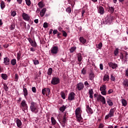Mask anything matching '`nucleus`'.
Listing matches in <instances>:
<instances>
[{"instance_id": "nucleus-1", "label": "nucleus", "mask_w": 128, "mask_h": 128, "mask_svg": "<svg viewBox=\"0 0 128 128\" xmlns=\"http://www.w3.org/2000/svg\"><path fill=\"white\" fill-rule=\"evenodd\" d=\"M82 109L80 108H78L75 110L76 118L77 122H82Z\"/></svg>"}, {"instance_id": "nucleus-2", "label": "nucleus", "mask_w": 128, "mask_h": 128, "mask_svg": "<svg viewBox=\"0 0 128 128\" xmlns=\"http://www.w3.org/2000/svg\"><path fill=\"white\" fill-rule=\"evenodd\" d=\"M30 109L31 110V112H34V114H38V106L34 102H32L30 103Z\"/></svg>"}, {"instance_id": "nucleus-3", "label": "nucleus", "mask_w": 128, "mask_h": 128, "mask_svg": "<svg viewBox=\"0 0 128 128\" xmlns=\"http://www.w3.org/2000/svg\"><path fill=\"white\" fill-rule=\"evenodd\" d=\"M116 108H111L108 115L105 116V120H108L109 118H112L114 116V112H116Z\"/></svg>"}, {"instance_id": "nucleus-4", "label": "nucleus", "mask_w": 128, "mask_h": 128, "mask_svg": "<svg viewBox=\"0 0 128 128\" xmlns=\"http://www.w3.org/2000/svg\"><path fill=\"white\" fill-rule=\"evenodd\" d=\"M106 86L105 84L102 85L100 88V90L101 92L102 96H106Z\"/></svg>"}, {"instance_id": "nucleus-5", "label": "nucleus", "mask_w": 128, "mask_h": 128, "mask_svg": "<svg viewBox=\"0 0 128 128\" xmlns=\"http://www.w3.org/2000/svg\"><path fill=\"white\" fill-rule=\"evenodd\" d=\"M50 52L51 54H56L58 52V47L57 46H53L51 48Z\"/></svg>"}, {"instance_id": "nucleus-6", "label": "nucleus", "mask_w": 128, "mask_h": 128, "mask_svg": "<svg viewBox=\"0 0 128 128\" xmlns=\"http://www.w3.org/2000/svg\"><path fill=\"white\" fill-rule=\"evenodd\" d=\"M84 88V83L82 82H79L76 85V88H77V90H82Z\"/></svg>"}, {"instance_id": "nucleus-7", "label": "nucleus", "mask_w": 128, "mask_h": 128, "mask_svg": "<svg viewBox=\"0 0 128 128\" xmlns=\"http://www.w3.org/2000/svg\"><path fill=\"white\" fill-rule=\"evenodd\" d=\"M51 84L54 85L60 84V78H58L54 77L52 80Z\"/></svg>"}, {"instance_id": "nucleus-8", "label": "nucleus", "mask_w": 128, "mask_h": 128, "mask_svg": "<svg viewBox=\"0 0 128 128\" xmlns=\"http://www.w3.org/2000/svg\"><path fill=\"white\" fill-rule=\"evenodd\" d=\"M50 92V88H44L42 90V94L43 96H44L45 94L49 96Z\"/></svg>"}, {"instance_id": "nucleus-9", "label": "nucleus", "mask_w": 128, "mask_h": 128, "mask_svg": "<svg viewBox=\"0 0 128 128\" xmlns=\"http://www.w3.org/2000/svg\"><path fill=\"white\" fill-rule=\"evenodd\" d=\"M97 100H100V102H102L103 104H106V98H104V97L102 95H99L97 97Z\"/></svg>"}, {"instance_id": "nucleus-10", "label": "nucleus", "mask_w": 128, "mask_h": 128, "mask_svg": "<svg viewBox=\"0 0 128 128\" xmlns=\"http://www.w3.org/2000/svg\"><path fill=\"white\" fill-rule=\"evenodd\" d=\"M110 68H112V70H116L118 68V64L114 63L112 62H110L108 63Z\"/></svg>"}, {"instance_id": "nucleus-11", "label": "nucleus", "mask_w": 128, "mask_h": 128, "mask_svg": "<svg viewBox=\"0 0 128 128\" xmlns=\"http://www.w3.org/2000/svg\"><path fill=\"white\" fill-rule=\"evenodd\" d=\"M10 58L6 57L4 58V64L5 66H10Z\"/></svg>"}, {"instance_id": "nucleus-12", "label": "nucleus", "mask_w": 128, "mask_h": 128, "mask_svg": "<svg viewBox=\"0 0 128 128\" xmlns=\"http://www.w3.org/2000/svg\"><path fill=\"white\" fill-rule=\"evenodd\" d=\"M74 96H76V94L74 92H72L68 96V100H74Z\"/></svg>"}, {"instance_id": "nucleus-13", "label": "nucleus", "mask_w": 128, "mask_h": 128, "mask_svg": "<svg viewBox=\"0 0 128 128\" xmlns=\"http://www.w3.org/2000/svg\"><path fill=\"white\" fill-rule=\"evenodd\" d=\"M22 16L23 18V19L24 20H26L27 22H28L30 20V18L28 16V14H26V13H23L22 14Z\"/></svg>"}, {"instance_id": "nucleus-14", "label": "nucleus", "mask_w": 128, "mask_h": 128, "mask_svg": "<svg viewBox=\"0 0 128 128\" xmlns=\"http://www.w3.org/2000/svg\"><path fill=\"white\" fill-rule=\"evenodd\" d=\"M98 12L100 14H104V9L103 6H100L98 9Z\"/></svg>"}, {"instance_id": "nucleus-15", "label": "nucleus", "mask_w": 128, "mask_h": 128, "mask_svg": "<svg viewBox=\"0 0 128 128\" xmlns=\"http://www.w3.org/2000/svg\"><path fill=\"white\" fill-rule=\"evenodd\" d=\"M28 108V104L26 102V100H23L21 102V108Z\"/></svg>"}, {"instance_id": "nucleus-16", "label": "nucleus", "mask_w": 128, "mask_h": 128, "mask_svg": "<svg viewBox=\"0 0 128 128\" xmlns=\"http://www.w3.org/2000/svg\"><path fill=\"white\" fill-rule=\"evenodd\" d=\"M86 110L88 114H93L94 111H92V108L90 107L89 106H86Z\"/></svg>"}, {"instance_id": "nucleus-17", "label": "nucleus", "mask_w": 128, "mask_h": 128, "mask_svg": "<svg viewBox=\"0 0 128 128\" xmlns=\"http://www.w3.org/2000/svg\"><path fill=\"white\" fill-rule=\"evenodd\" d=\"M62 126H64L66 122V114H64L63 116V120H62Z\"/></svg>"}, {"instance_id": "nucleus-18", "label": "nucleus", "mask_w": 128, "mask_h": 128, "mask_svg": "<svg viewBox=\"0 0 128 128\" xmlns=\"http://www.w3.org/2000/svg\"><path fill=\"white\" fill-rule=\"evenodd\" d=\"M122 84L124 86L128 88V80L127 78L124 80Z\"/></svg>"}, {"instance_id": "nucleus-19", "label": "nucleus", "mask_w": 128, "mask_h": 128, "mask_svg": "<svg viewBox=\"0 0 128 128\" xmlns=\"http://www.w3.org/2000/svg\"><path fill=\"white\" fill-rule=\"evenodd\" d=\"M46 12V8H44L40 12V16L42 17L44 16V14Z\"/></svg>"}, {"instance_id": "nucleus-20", "label": "nucleus", "mask_w": 128, "mask_h": 128, "mask_svg": "<svg viewBox=\"0 0 128 128\" xmlns=\"http://www.w3.org/2000/svg\"><path fill=\"white\" fill-rule=\"evenodd\" d=\"M103 80L104 82H108L110 80V76L106 74H104Z\"/></svg>"}, {"instance_id": "nucleus-21", "label": "nucleus", "mask_w": 128, "mask_h": 128, "mask_svg": "<svg viewBox=\"0 0 128 128\" xmlns=\"http://www.w3.org/2000/svg\"><path fill=\"white\" fill-rule=\"evenodd\" d=\"M16 124H17V126L18 128H20V126H22V121L18 118L16 119Z\"/></svg>"}, {"instance_id": "nucleus-22", "label": "nucleus", "mask_w": 128, "mask_h": 128, "mask_svg": "<svg viewBox=\"0 0 128 128\" xmlns=\"http://www.w3.org/2000/svg\"><path fill=\"white\" fill-rule=\"evenodd\" d=\"M88 94H90V98H93L94 96H92V94H94V90H92V89L89 90Z\"/></svg>"}, {"instance_id": "nucleus-23", "label": "nucleus", "mask_w": 128, "mask_h": 128, "mask_svg": "<svg viewBox=\"0 0 128 128\" xmlns=\"http://www.w3.org/2000/svg\"><path fill=\"white\" fill-rule=\"evenodd\" d=\"M122 106H128V102H126V100L124 99L122 100Z\"/></svg>"}, {"instance_id": "nucleus-24", "label": "nucleus", "mask_w": 128, "mask_h": 128, "mask_svg": "<svg viewBox=\"0 0 128 128\" xmlns=\"http://www.w3.org/2000/svg\"><path fill=\"white\" fill-rule=\"evenodd\" d=\"M23 92L24 94V98H26L28 94V90H26V88H23Z\"/></svg>"}, {"instance_id": "nucleus-25", "label": "nucleus", "mask_w": 128, "mask_h": 128, "mask_svg": "<svg viewBox=\"0 0 128 128\" xmlns=\"http://www.w3.org/2000/svg\"><path fill=\"white\" fill-rule=\"evenodd\" d=\"M80 40L82 44H84L86 42V40L84 37H80Z\"/></svg>"}, {"instance_id": "nucleus-26", "label": "nucleus", "mask_w": 128, "mask_h": 128, "mask_svg": "<svg viewBox=\"0 0 128 128\" xmlns=\"http://www.w3.org/2000/svg\"><path fill=\"white\" fill-rule=\"evenodd\" d=\"M78 60L79 62H80L82 60V54L80 53L78 54Z\"/></svg>"}, {"instance_id": "nucleus-27", "label": "nucleus", "mask_w": 128, "mask_h": 128, "mask_svg": "<svg viewBox=\"0 0 128 128\" xmlns=\"http://www.w3.org/2000/svg\"><path fill=\"white\" fill-rule=\"evenodd\" d=\"M94 74L93 72L90 73L89 75V78L90 80H94Z\"/></svg>"}, {"instance_id": "nucleus-28", "label": "nucleus", "mask_w": 128, "mask_h": 128, "mask_svg": "<svg viewBox=\"0 0 128 128\" xmlns=\"http://www.w3.org/2000/svg\"><path fill=\"white\" fill-rule=\"evenodd\" d=\"M1 76L4 80H8V75L6 74H2Z\"/></svg>"}, {"instance_id": "nucleus-29", "label": "nucleus", "mask_w": 128, "mask_h": 128, "mask_svg": "<svg viewBox=\"0 0 128 128\" xmlns=\"http://www.w3.org/2000/svg\"><path fill=\"white\" fill-rule=\"evenodd\" d=\"M66 106H63L60 108V112H64V110H66Z\"/></svg>"}, {"instance_id": "nucleus-30", "label": "nucleus", "mask_w": 128, "mask_h": 128, "mask_svg": "<svg viewBox=\"0 0 128 128\" xmlns=\"http://www.w3.org/2000/svg\"><path fill=\"white\" fill-rule=\"evenodd\" d=\"M107 103L110 106H114V103H112V100L110 99L107 100Z\"/></svg>"}, {"instance_id": "nucleus-31", "label": "nucleus", "mask_w": 128, "mask_h": 128, "mask_svg": "<svg viewBox=\"0 0 128 128\" xmlns=\"http://www.w3.org/2000/svg\"><path fill=\"white\" fill-rule=\"evenodd\" d=\"M51 121H52V124L53 126H54V124H56V119H54V117L51 118Z\"/></svg>"}, {"instance_id": "nucleus-32", "label": "nucleus", "mask_w": 128, "mask_h": 128, "mask_svg": "<svg viewBox=\"0 0 128 128\" xmlns=\"http://www.w3.org/2000/svg\"><path fill=\"white\" fill-rule=\"evenodd\" d=\"M10 64L12 66H14L15 64H16V59H12L10 61Z\"/></svg>"}, {"instance_id": "nucleus-33", "label": "nucleus", "mask_w": 128, "mask_h": 128, "mask_svg": "<svg viewBox=\"0 0 128 128\" xmlns=\"http://www.w3.org/2000/svg\"><path fill=\"white\" fill-rule=\"evenodd\" d=\"M112 16H109L106 20V22L108 24V22H112Z\"/></svg>"}, {"instance_id": "nucleus-34", "label": "nucleus", "mask_w": 128, "mask_h": 128, "mask_svg": "<svg viewBox=\"0 0 128 128\" xmlns=\"http://www.w3.org/2000/svg\"><path fill=\"white\" fill-rule=\"evenodd\" d=\"M52 68H49L48 71V76H52Z\"/></svg>"}, {"instance_id": "nucleus-35", "label": "nucleus", "mask_w": 128, "mask_h": 128, "mask_svg": "<svg viewBox=\"0 0 128 128\" xmlns=\"http://www.w3.org/2000/svg\"><path fill=\"white\" fill-rule=\"evenodd\" d=\"M4 88L6 92H8V85L6 84H4Z\"/></svg>"}, {"instance_id": "nucleus-36", "label": "nucleus", "mask_w": 128, "mask_h": 128, "mask_svg": "<svg viewBox=\"0 0 128 128\" xmlns=\"http://www.w3.org/2000/svg\"><path fill=\"white\" fill-rule=\"evenodd\" d=\"M5 6H6V5L4 4V1H2L0 3V8L2 10H4Z\"/></svg>"}, {"instance_id": "nucleus-37", "label": "nucleus", "mask_w": 128, "mask_h": 128, "mask_svg": "<svg viewBox=\"0 0 128 128\" xmlns=\"http://www.w3.org/2000/svg\"><path fill=\"white\" fill-rule=\"evenodd\" d=\"M22 56H21L20 52H18L17 54V60H20Z\"/></svg>"}, {"instance_id": "nucleus-38", "label": "nucleus", "mask_w": 128, "mask_h": 128, "mask_svg": "<svg viewBox=\"0 0 128 128\" xmlns=\"http://www.w3.org/2000/svg\"><path fill=\"white\" fill-rule=\"evenodd\" d=\"M76 50V47H72L70 48V52L72 53L74 52Z\"/></svg>"}, {"instance_id": "nucleus-39", "label": "nucleus", "mask_w": 128, "mask_h": 128, "mask_svg": "<svg viewBox=\"0 0 128 128\" xmlns=\"http://www.w3.org/2000/svg\"><path fill=\"white\" fill-rule=\"evenodd\" d=\"M38 6L40 8H44V4L42 2H40L38 3Z\"/></svg>"}, {"instance_id": "nucleus-40", "label": "nucleus", "mask_w": 128, "mask_h": 128, "mask_svg": "<svg viewBox=\"0 0 128 128\" xmlns=\"http://www.w3.org/2000/svg\"><path fill=\"white\" fill-rule=\"evenodd\" d=\"M109 10L111 14H112L114 12V8L112 6H109Z\"/></svg>"}, {"instance_id": "nucleus-41", "label": "nucleus", "mask_w": 128, "mask_h": 128, "mask_svg": "<svg viewBox=\"0 0 128 128\" xmlns=\"http://www.w3.org/2000/svg\"><path fill=\"white\" fill-rule=\"evenodd\" d=\"M61 96L63 100H66V94H64V92H62L61 94Z\"/></svg>"}, {"instance_id": "nucleus-42", "label": "nucleus", "mask_w": 128, "mask_h": 128, "mask_svg": "<svg viewBox=\"0 0 128 128\" xmlns=\"http://www.w3.org/2000/svg\"><path fill=\"white\" fill-rule=\"evenodd\" d=\"M32 46H33L34 48H36L37 44H36V42H34L30 44Z\"/></svg>"}, {"instance_id": "nucleus-43", "label": "nucleus", "mask_w": 128, "mask_h": 128, "mask_svg": "<svg viewBox=\"0 0 128 128\" xmlns=\"http://www.w3.org/2000/svg\"><path fill=\"white\" fill-rule=\"evenodd\" d=\"M97 48H98L99 50H100L102 48V43L100 42L98 45H96Z\"/></svg>"}, {"instance_id": "nucleus-44", "label": "nucleus", "mask_w": 128, "mask_h": 128, "mask_svg": "<svg viewBox=\"0 0 128 128\" xmlns=\"http://www.w3.org/2000/svg\"><path fill=\"white\" fill-rule=\"evenodd\" d=\"M114 56H116L118 54V48H116L114 51Z\"/></svg>"}, {"instance_id": "nucleus-45", "label": "nucleus", "mask_w": 128, "mask_h": 128, "mask_svg": "<svg viewBox=\"0 0 128 128\" xmlns=\"http://www.w3.org/2000/svg\"><path fill=\"white\" fill-rule=\"evenodd\" d=\"M66 12H68V14H70V12H72V8L70 7H68L66 8Z\"/></svg>"}, {"instance_id": "nucleus-46", "label": "nucleus", "mask_w": 128, "mask_h": 128, "mask_svg": "<svg viewBox=\"0 0 128 128\" xmlns=\"http://www.w3.org/2000/svg\"><path fill=\"white\" fill-rule=\"evenodd\" d=\"M26 4L27 6H30V0H25Z\"/></svg>"}, {"instance_id": "nucleus-47", "label": "nucleus", "mask_w": 128, "mask_h": 128, "mask_svg": "<svg viewBox=\"0 0 128 128\" xmlns=\"http://www.w3.org/2000/svg\"><path fill=\"white\" fill-rule=\"evenodd\" d=\"M62 32L63 36L66 37L68 36V34H66V31L62 30Z\"/></svg>"}, {"instance_id": "nucleus-48", "label": "nucleus", "mask_w": 128, "mask_h": 128, "mask_svg": "<svg viewBox=\"0 0 128 128\" xmlns=\"http://www.w3.org/2000/svg\"><path fill=\"white\" fill-rule=\"evenodd\" d=\"M33 62L34 64H38L40 62H38V60H33Z\"/></svg>"}, {"instance_id": "nucleus-49", "label": "nucleus", "mask_w": 128, "mask_h": 128, "mask_svg": "<svg viewBox=\"0 0 128 128\" xmlns=\"http://www.w3.org/2000/svg\"><path fill=\"white\" fill-rule=\"evenodd\" d=\"M110 80H112V82H114V80H116V78H114V76L111 75Z\"/></svg>"}, {"instance_id": "nucleus-50", "label": "nucleus", "mask_w": 128, "mask_h": 128, "mask_svg": "<svg viewBox=\"0 0 128 128\" xmlns=\"http://www.w3.org/2000/svg\"><path fill=\"white\" fill-rule=\"evenodd\" d=\"M16 12L13 11L12 14H11V16H16Z\"/></svg>"}, {"instance_id": "nucleus-51", "label": "nucleus", "mask_w": 128, "mask_h": 128, "mask_svg": "<svg viewBox=\"0 0 128 128\" xmlns=\"http://www.w3.org/2000/svg\"><path fill=\"white\" fill-rule=\"evenodd\" d=\"M82 74H86V69H84V68L82 69Z\"/></svg>"}, {"instance_id": "nucleus-52", "label": "nucleus", "mask_w": 128, "mask_h": 128, "mask_svg": "<svg viewBox=\"0 0 128 128\" xmlns=\"http://www.w3.org/2000/svg\"><path fill=\"white\" fill-rule=\"evenodd\" d=\"M43 26L44 28H48V23L47 22H44L43 24Z\"/></svg>"}, {"instance_id": "nucleus-53", "label": "nucleus", "mask_w": 128, "mask_h": 128, "mask_svg": "<svg viewBox=\"0 0 128 128\" xmlns=\"http://www.w3.org/2000/svg\"><path fill=\"white\" fill-rule=\"evenodd\" d=\"M32 92H36V87H32Z\"/></svg>"}, {"instance_id": "nucleus-54", "label": "nucleus", "mask_w": 128, "mask_h": 128, "mask_svg": "<svg viewBox=\"0 0 128 128\" xmlns=\"http://www.w3.org/2000/svg\"><path fill=\"white\" fill-rule=\"evenodd\" d=\"M57 34H57L58 38H61L62 37L60 36V34H62L60 33L59 32H58Z\"/></svg>"}, {"instance_id": "nucleus-55", "label": "nucleus", "mask_w": 128, "mask_h": 128, "mask_svg": "<svg viewBox=\"0 0 128 128\" xmlns=\"http://www.w3.org/2000/svg\"><path fill=\"white\" fill-rule=\"evenodd\" d=\"M84 84L86 86H87V88H88V86H90V84L87 82V81L84 82Z\"/></svg>"}, {"instance_id": "nucleus-56", "label": "nucleus", "mask_w": 128, "mask_h": 128, "mask_svg": "<svg viewBox=\"0 0 128 128\" xmlns=\"http://www.w3.org/2000/svg\"><path fill=\"white\" fill-rule=\"evenodd\" d=\"M100 70H104V66L102 65V64H100Z\"/></svg>"}, {"instance_id": "nucleus-57", "label": "nucleus", "mask_w": 128, "mask_h": 128, "mask_svg": "<svg viewBox=\"0 0 128 128\" xmlns=\"http://www.w3.org/2000/svg\"><path fill=\"white\" fill-rule=\"evenodd\" d=\"M120 60H124V54H122V53L120 54Z\"/></svg>"}, {"instance_id": "nucleus-58", "label": "nucleus", "mask_w": 128, "mask_h": 128, "mask_svg": "<svg viewBox=\"0 0 128 128\" xmlns=\"http://www.w3.org/2000/svg\"><path fill=\"white\" fill-rule=\"evenodd\" d=\"M28 40L29 42L31 44H32V42H34V40H32L30 38H28Z\"/></svg>"}, {"instance_id": "nucleus-59", "label": "nucleus", "mask_w": 128, "mask_h": 128, "mask_svg": "<svg viewBox=\"0 0 128 128\" xmlns=\"http://www.w3.org/2000/svg\"><path fill=\"white\" fill-rule=\"evenodd\" d=\"M126 76H128V68L125 70Z\"/></svg>"}, {"instance_id": "nucleus-60", "label": "nucleus", "mask_w": 128, "mask_h": 128, "mask_svg": "<svg viewBox=\"0 0 128 128\" xmlns=\"http://www.w3.org/2000/svg\"><path fill=\"white\" fill-rule=\"evenodd\" d=\"M58 32V31L56 30H53V34H56Z\"/></svg>"}, {"instance_id": "nucleus-61", "label": "nucleus", "mask_w": 128, "mask_h": 128, "mask_svg": "<svg viewBox=\"0 0 128 128\" xmlns=\"http://www.w3.org/2000/svg\"><path fill=\"white\" fill-rule=\"evenodd\" d=\"M112 92H114V90H112L110 89L108 90V94H112Z\"/></svg>"}, {"instance_id": "nucleus-62", "label": "nucleus", "mask_w": 128, "mask_h": 128, "mask_svg": "<svg viewBox=\"0 0 128 128\" xmlns=\"http://www.w3.org/2000/svg\"><path fill=\"white\" fill-rule=\"evenodd\" d=\"M17 2L19 4H22V0H17Z\"/></svg>"}, {"instance_id": "nucleus-63", "label": "nucleus", "mask_w": 128, "mask_h": 128, "mask_svg": "<svg viewBox=\"0 0 128 128\" xmlns=\"http://www.w3.org/2000/svg\"><path fill=\"white\" fill-rule=\"evenodd\" d=\"M58 30H59L60 32H62V27H58Z\"/></svg>"}, {"instance_id": "nucleus-64", "label": "nucleus", "mask_w": 128, "mask_h": 128, "mask_svg": "<svg viewBox=\"0 0 128 128\" xmlns=\"http://www.w3.org/2000/svg\"><path fill=\"white\" fill-rule=\"evenodd\" d=\"M104 128V124H100L98 128Z\"/></svg>"}]
</instances>
